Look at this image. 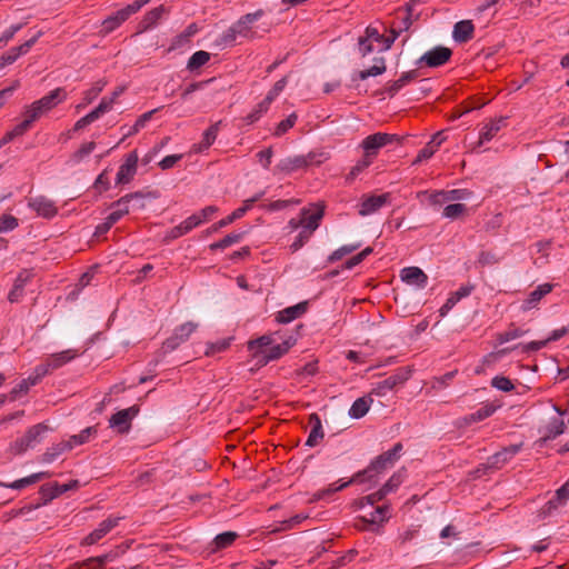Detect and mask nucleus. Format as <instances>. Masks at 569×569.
Returning a JSON list of instances; mask_svg holds the SVG:
<instances>
[{
  "instance_id": "nucleus-61",
  "label": "nucleus",
  "mask_w": 569,
  "mask_h": 569,
  "mask_svg": "<svg viewBox=\"0 0 569 569\" xmlns=\"http://www.w3.org/2000/svg\"><path fill=\"white\" fill-rule=\"evenodd\" d=\"M312 233L309 230L302 229L291 243L290 249L295 252L302 248L310 239Z\"/></svg>"
},
{
  "instance_id": "nucleus-64",
  "label": "nucleus",
  "mask_w": 569,
  "mask_h": 569,
  "mask_svg": "<svg viewBox=\"0 0 569 569\" xmlns=\"http://www.w3.org/2000/svg\"><path fill=\"white\" fill-rule=\"evenodd\" d=\"M219 211V208L217 206H208L203 209L199 210L194 214L198 216L199 220H201V224L209 221L213 214H216Z\"/></svg>"
},
{
  "instance_id": "nucleus-51",
  "label": "nucleus",
  "mask_w": 569,
  "mask_h": 569,
  "mask_svg": "<svg viewBox=\"0 0 569 569\" xmlns=\"http://www.w3.org/2000/svg\"><path fill=\"white\" fill-rule=\"evenodd\" d=\"M491 386L500 391L510 392L515 389L512 381L505 376H496L491 379Z\"/></svg>"
},
{
  "instance_id": "nucleus-56",
  "label": "nucleus",
  "mask_w": 569,
  "mask_h": 569,
  "mask_svg": "<svg viewBox=\"0 0 569 569\" xmlns=\"http://www.w3.org/2000/svg\"><path fill=\"white\" fill-rule=\"evenodd\" d=\"M19 226V220L11 214L0 217V233L14 230Z\"/></svg>"
},
{
  "instance_id": "nucleus-26",
  "label": "nucleus",
  "mask_w": 569,
  "mask_h": 569,
  "mask_svg": "<svg viewBox=\"0 0 569 569\" xmlns=\"http://www.w3.org/2000/svg\"><path fill=\"white\" fill-rule=\"evenodd\" d=\"M475 26L471 20H461L453 27L452 37L459 43L468 42L473 38Z\"/></svg>"
},
{
  "instance_id": "nucleus-10",
  "label": "nucleus",
  "mask_w": 569,
  "mask_h": 569,
  "mask_svg": "<svg viewBox=\"0 0 569 569\" xmlns=\"http://www.w3.org/2000/svg\"><path fill=\"white\" fill-rule=\"evenodd\" d=\"M390 193L363 196L359 203L358 213L362 217L370 216L379 211L385 204L389 203Z\"/></svg>"
},
{
  "instance_id": "nucleus-63",
  "label": "nucleus",
  "mask_w": 569,
  "mask_h": 569,
  "mask_svg": "<svg viewBox=\"0 0 569 569\" xmlns=\"http://www.w3.org/2000/svg\"><path fill=\"white\" fill-rule=\"evenodd\" d=\"M23 23H17L7 29L0 37V47L7 44L14 37V34L23 28Z\"/></svg>"
},
{
  "instance_id": "nucleus-25",
  "label": "nucleus",
  "mask_w": 569,
  "mask_h": 569,
  "mask_svg": "<svg viewBox=\"0 0 569 569\" xmlns=\"http://www.w3.org/2000/svg\"><path fill=\"white\" fill-rule=\"evenodd\" d=\"M308 309V302H299L295 306L288 307L277 313L276 320L279 323H289L295 319L301 317Z\"/></svg>"
},
{
  "instance_id": "nucleus-8",
  "label": "nucleus",
  "mask_w": 569,
  "mask_h": 569,
  "mask_svg": "<svg viewBox=\"0 0 569 569\" xmlns=\"http://www.w3.org/2000/svg\"><path fill=\"white\" fill-rule=\"evenodd\" d=\"M452 56V50L448 47L437 46L431 50L423 53L419 60L418 64H425L429 68H438L446 64Z\"/></svg>"
},
{
  "instance_id": "nucleus-9",
  "label": "nucleus",
  "mask_w": 569,
  "mask_h": 569,
  "mask_svg": "<svg viewBox=\"0 0 569 569\" xmlns=\"http://www.w3.org/2000/svg\"><path fill=\"white\" fill-rule=\"evenodd\" d=\"M122 517H108L103 521L99 523V526L91 531L87 537L83 538L81 545L82 546H91L99 542L103 537H106L113 528H116Z\"/></svg>"
},
{
  "instance_id": "nucleus-2",
  "label": "nucleus",
  "mask_w": 569,
  "mask_h": 569,
  "mask_svg": "<svg viewBox=\"0 0 569 569\" xmlns=\"http://www.w3.org/2000/svg\"><path fill=\"white\" fill-rule=\"evenodd\" d=\"M66 98L67 93L64 92V90L62 88H57L52 90L49 94L32 102L24 111L23 121H28V129H30L32 123L37 121L42 114L52 110L60 102L64 101Z\"/></svg>"
},
{
  "instance_id": "nucleus-33",
  "label": "nucleus",
  "mask_w": 569,
  "mask_h": 569,
  "mask_svg": "<svg viewBox=\"0 0 569 569\" xmlns=\"http://www.w3.org/2000/svg\"><path fill=\"white\" fill-rule=\"evenodd\" d=\"M296 340L291 337L284 340L282 343H278L272 346L268 352L263 356V363H268L269 361L277 360L286 355L289 349L295 345Z\"/></svg>"
},
{
  "instance_id": "nucleus-39",
  "label": "nucleus",
  "mask_w": 569,
  "mask_h": 569,
  "mask_svg": "<svg viewBox=\"0 0 569 569\" xmlns=\"http://www.w3.org/2000/svg\"><path fill=\"white\" fill-rule=\"evenodd\" d=\"M406 473V469L401 468L388 479V481L381 487V490L386 496L395 492L401 486V483L405 481Z\"/></svg>"
},
{
  "instance_id": "nucleus-45",
  "label": "nucleus",
  "mask_w": 569,
  "mask_h": 569,
  "mask_svg": "<svg viewBox=\"0 0 569 569\" xmlns=\"http://www.w3.org/2000/svg\"><path fill=\"white\" fill-rule=\"evenodd\" d=\"M351 483H360V480H353V477L345 482H341L339 486H336V483H331L327 489L320 490L315 493V498L320 500L323 499L327 495H332L337 491H340L347 487H349Z\"/></svg>"
},
{
  "instance_id": "nucleus-24",
  "label": "nucleus",
  "mask_w": 569,
  "mask_h": 569,
  "mask_svg": "<svg viewBox=\"0 0 569 569\" xmlns=\"http://www.w3.org/2000/svg\"><path fill=\"white\" fill-rule=\"evenodd\" d=\"M263 16V10H257L252 13H247L242 16L233 27L239 36L241 37H251V24L258 21Z\"/></svg>"
},
{
  "instance_id": "nucleus-5",
  "label": "nucleus",
  "mask_w": 569,
  "mask_h": 569,
  "mask_svg": "<svg viewBox=\"0 0 569 569\" xmlns=\"http://www.w3.org/2000/svg\"><path fill=\"white\" fill-rule=\"evenodd\" d=\"M399 141L400 139L397 134L377 132L365 138L361 142V147L365 151V156L373 160L382 147Z\"/></svg>"
},
{
  "instance_id": "nucleus-18",
  "label": "nucleus",
  "mask_w": 569,
  "mask_h": 569,
  "mask_svg": "<svg viewBox=\"0 0 569 569\" xmlns=\"http://www.w3.org/2000/svg\"><path fill=\"white\" fill-rule=\"evenodd\" d=\"M400 278L407 284L416 286L419 289L426 288L428 283V276L419 267L403 268L400 271Z\"/></svg>"
},
{
  "instance_id": "nucleus-48",
  "label": "nucleus",
  "mask_w": 569,
  "mask_h": 569,
  "mask_svg": "<svg viewBox=\"0 0 569 569\" xmlns=\"http://www.w3.org/2000/svg\"><path fill=\"white\" fill-rule=\"evenodd\" d=\"M166 13V9L163 6H159L152 10H150L143 18L144 28H150L154 26Z\"/></svg>"
},
{
  "instance_id": "nucleus-42",
  "label": "nucleus",
  "mask_w": 569,
  "mask_h": 569,
  "mask_svg": "<svg viewBox=\"0 0 569 569\" xmlns=\"http://www.w3.org/2000/svg\"><path fill=\"white\" fill-rule=\"evenodd\" d=\"M28 130V121H21L19 124H17L12 130L8 131L0 139V148L12 141L14 138L24 134Z\"/></svg>"
},
{
  "instance_id": "nucleus-52",
  "label": "nucleus",
  "mask_w": 569,
  "mask_h": 569,
  "mask_svg": "<svg viewBox=\"0 0 569 569\" xmlns=\"http://www.w3.org/2000/svg\"><path fill=\"white\" fill-rule=\"evenodd\" d=\"M467 211V207L463 203L448 204L443 209V217L448 219H457Z\"/></svg>"
},
{
  "instance_id": "nucleus-49",
  "label": "nucleus",
  "mask_w": 569,
  "mask_h": 569,
  "mask_svg": "<svg viewBox=\"0 0 569 569\" xmlns=\"http://www.w3.org/2000/svg\"><path fill=\"white\" fill-rule=\"evenodd\" d=\"M360 247V243L356 244H345L337 250H335L329 257L328 262H336L340 259H342L345 256L352 253Z\"/></svg>"
},
{
  "instance_id": "nucleus-41",
  "label": "nucleus",
  "mask_w": 569,
  "mask_h": 569,
  "mask_svg": "<svg viewBox=\"0 0 569 569\" xmlns=\"http://www.w3.org/2000/svg\"><path fill=\"white\" fill-rule=\"evenodd\" d=\"M210 60V54L207 51L199 50L194 52L188 60L187 68L190 71L197 70L204 66Z\"/></svg>"
},
{
  "instance_id": "nucleus-31",
  "label": "nucleus",
  "mask_w": 569,
  "mask_h": 569,
  "mask_svg": "<svg viewBox=\"0 0 569 569\" xmlns=\"http://www.w3.org/2000/svg\"><path fill=\"white\" fill-rule=\"evenodd\" d=\"M221 121L211 124L202 134V140L193 146L194 152H203L216 141Z\"/></svg>"
},
{
  "instance_id": "nucleus-13",
  "label": "nucleus",
  "mask_w": 569,
  "mask_h": 569,
  "mask_svg": "<svg viewBox=\"0 0 569 569\" xmlns=\"http://www.w3.org/2000/svg\"><path fill=\"white\" fill-rule=\"evenodd\" d=\"M138 168V153L137 151H132L127 154L124 162L119 167L116 177L117 184H127L129 183L134 174L137 173Z\"/></svg>"
},
{
  "instance_id": "nucleus-46",
  "label": "nucleus",
  "mask_w": 569,
  "mask_h": 569,
  "mask_svg": "<svg viewBox=\"0 0 569 569\" xmlns=\"http://www.w3.org/2000/svg\"><path fill=\"white\" fill-rule=\"evenodd\" d=\"M241 217H243V209H236L234 211H232L229 216H227L226 218L219 220L218 222L213 223L211 226V228L209 229L210 232H216L218 231L219 229L221 228H224L227 227L228 224L232 223L233 221H236L237 219H240Z\"/></svg>"
},
{
  "instance_id": "nucleus-21",
  "label": "nucleus",
  "mask_w": 569,
  "mask_h": 569,
  "mask_svg": "<svg viewBox=\"0 0 569 569\" xmlns=\"http://www.w3.org/2000/svg\"><path fill=\"white\" fill-rule=\"evenodd\" d=\"M131 14H133V13L131 12V10L129 9L128 6L118 10L116 13L107 17L102 21L101 32H103L106 34L112 32L121 23H123Z\"/></svg>"
},
{
  "instance_id": "nucleus-35",
  "label": "nucleus",
  "mask_w": 569,
  "mask_h": 569,
  "mask_svg": "<svg viewBox=\"0 0 569 569\" xmlns=\"http://www.w3.org/2000/svg\"><path fill=\"white\" fill-rule=\"evenodd\" d=\"M371 402L370 397L358 398L349 409V416L355 419L362 418L369 411Z\"/></svg>"
},
{
  "instance_id": "nucleus-47",
  "label": "nucleus",
  "mask_w": 569,
  "mask_h": 569,
  "mask_svg": "<svg viewBox=\"0 0 569 569\" xmlns=\"http://www.w3.org/2000/svg\"><path fill=\"white\" fill-rule=\"evenodd\" d=\"M238 535L233 531H226L220 535H218L213 542L216 545V549H224L229 546H231L234 540L237 539Z\"/></svg>"
},
{
  "instance_id": "nucleus-32",
  "label": "nucleus",
  "mask_w": 569,
  "mask_h": 569,
  "mask_svg": "<svg viewBox=\"0 0 569 569\" xmlns=\"http://www.w3.org/2000/svg\"><path fill=\"white\" fill-rule=\"evenodd\" d=\"M78 356L77 350L68 349L63 350L61 352H57L51 355L48 360V366H50L53 370H57L64 366L66 363L70 362L72 359H74Z\"/></svg>"
},
{
  "instance_id": "nucleus-16",
  "label": "nucleus",
  "mask_w": 569,
  "mask_h": 569,
  "mask_svg": "<svg viewBox=\"0 0 569 569\" xmlns=\"http://www.w3.org/2000/svg\"><path fill=\"white\" fill-rule=\"evenodd\" d=\"M569 499V480L560 487L555 496L547 501L543 507L540 509V515L543 517L551 516L560 506L566 505Z\"/></svg>"
},
{
  "instance_id": "nucleus-1",
  "label": "nucleus",
  "mask_w": 569,
  "mask_h": 569,
  "mask_svg": "<svg viewBox=\"0 0 569 569\" xmlns=\"http://www.w3.org/2000/svg\"><path fill=\"white\" fill-rule=\"evenodd\" d=\"M402 450V443L397 442L390 450L377 456L366 469L356 472L353 480H360V483L377 481L380 473L395 466L401 457Z\"/></svg>"
},
{
  "instance_id": "nucleus-30",
  "label": "nucleus",
  "mask_w": 569,
  "mask_h": 569,
  "mask_svg": "<svg viewBox=\"0 0 569 569\" xmlns=\"http://www.w3.org/2000/svg\"><path fill=\"white\" fill-rule=\"evenodd\" d=\"M566 425L561 418H552L550 422L547 425L545 429V435L540 438V443H546L549 440L555 439L556 437L562 435L565 432Z\"/></svg>"
},
{
  "instance_id": "nucleus-12",
  "label": "nucleus",
  "mask_w": 569,
  "mask_h": 569,
  "mask_svg": "<svg viewBox=\"0 0 569 569\" xmlns=\"http://www.w3.org/2000/svg\"><path fill=\"white\" fill-rule=\"evenodd\" d=\"M42 36V31H38L36 36L27 40L18 47L11 48L8 52L0 57V70L8 64L13 63L20 56L26 54L36 44L39 38Z\"/></svg>"
},
{
  "instance_id": "nucleus-58",
  "label": "nucleus",
  "mask_w": 569,
  "mask_h": 569,
  "mask_svg": "<svg viewBox=\"0 0 569 569\" xmlns=\"http://www.w3.org/2000/svg\"><path fill=\"white\" fill-rule=\"evenodd\" d=\"M372 163V160H370L368 157L363 156L362 159H360L350 170L347 179L352 180L358 174H360L365 169H367Z\"/></svg>"
},
{
  "instance_id": "nucleus-38",
  "label": "nucleus",
  "mask_w": 569,
  "mask_h": 569,
  "mask_svg": "<svg viewBox=\"0 0 569 569\" xmlns=\"http://www.w3.org/2000/svg\"><path fill=\"white\" fill-rule=\"evenodd\" d=\"M386 70H387L386 60H385V58L379 57V58H375V64L371 68L365 69V70H360L357 73V77L360 80H366L369 77L380 76V74L385 73Z\"/></svg>"
},
{
  "instance_id": "nucleus-59",
  "label": "nucleus",
  "mask_w": 569,
  "mask_h": 569,
  "mask_svg": "<svg viewBox=\"0 0 569 569\" xmlns=\"http://www.w3.org/2000/svg\"><path fill=\"white\" fill-rule=\"evenodd\" d=\"M371 252H372L371 247L365 248L361 252L357 253L356 256H353L349 260H347L345 268L352 269L353 267L361 263Z\"/></svg>"
},
{
  "instance_id": "nucleus-6",
  "label": "nucleus",
  "mask_w": 569,
  "mask_h": 569,
  "mask_svg": "<svg viewBox=\"0 0 569 569\" xmlns=\"http://www.w3.org/2000/svg\"><path fill=\"white\" fill-rule=\"evenodd\" d=\"M411 369L399 368L393 375L389 376L382 381H379L371 390V395L383 397L387 392L391 391L399 385L405 383L411 377Z\"/></svg>"
},
{
  "instance_id": "nucleus-37",
  "label": "nucleus",
  "mask_w": 569,
  "mask_h": 569,
  "mask_svg": "<svg viewBox=\"0 0 569 569\" xmlns=\"http://www.w3.org/2000/svg\"><path fill=\"white\" fill-rule=\"evenodd\" d=\"M499 406H496L493 403H486L481 408H479L476 412H472L471 415L465 417L466 423L470 425L472 422H478L487 419L488 417L492 416L495 411L498 409Z\"/></svg>"
},
{
  "instance_id": "nucleus-50",
  "label": "nucleus",
  "mask_w": 569,
  "mask_h": 569,
  "mask_svg": "<svg viewBox=\"0 0 569 569\" xmlns=\"http://www.w3.org/2000/svg\"><path fill=\"white\" fill-rule=\"evenodd\" d=\"M96 148L93 141L83 143L76 152L71 156V161L74 163L81 162L87 156H89Z\"/></svg>"
},
{
  "instance_id": "nucleus-43",
  "label": "nucleus",
  "mask_w": 569,
  "mask_h": 569,
  "mask_svg": "<svg viewBox=\"0 0 569 569\" xmlns=\"http://www.w3.org/2000/svg\"><path fill=\"white\" fill-rule=\"evenodd\" d=\"M288 82V77H283L278 80L274 86L269 90L266 98L262 100V108H266L267 104H271V102L280 94V92L284 89Z\"/></svg>"
},
{
  "instance_id": "nucleus-57",
  "label": "nucleus",
  "mask_w": 569,
  "mask_h": 569,
  "mask_svg": "<svg viewBox=\"0 0 569 569\" xmlns=\"http://www.w3.org/2000/svg\"><path fill=\"white\" fill-rule=\"evenodd\" d=\"M274 339L272 335H263L254 340H250L248 342V349L250 351H253L254 349H260L263 347L271 346L273 343Z\"/></svg>"
},
{
  "instance_id": "nucleus-62",
  "label": "nucleus",
  "mask_w": 569,
  "mask_h": 569,
  "mask_svg": "<svg viewBox=\"0 0 569 569\" xmlns=\"http://www.w3.org/2000/svg\"><path fill=\"white\" fill-rule=\"evenodd\" d=\"M358 50L361 57H366L373 52V42L363 36L358 39Z\"/></svg>"
},
{
  "instance_id": "nucleus-19",
  "label": "nucleus",
  "mask_w": 569,
  "mask_h": 569,
  "mask_svg": "<svg viewBox=\"0 0 569 569\" xmlns=\"http://www.w3.org/2000/svg\"><path fill=\"white\" fill-rule=\"evenodd\" d=\"M141 197V192H131L112 202L111 208L114 210L109 214L110 220L117 223L123 216L129 213V202Z\"/></svg>"
},
{
  "instance_id": "nucleus-28",
  "label": "nucleus",
  "mask_w": 569,
  "mask_h": 569,
  "mask_svg": "<svg viewBox=\"0 0 569 569\" xmlns=\"http://www.w3.org/2000/svg\"><path fill=\"white\" fill-rule=\"evenodd\" d=\"M309 423L311 425V430L306 441V446L316 447L325 437L321 419L317 413H311L309 417Z\"/></svg>"
},
{
  "instance_id": "nucleus-7",
  "label": "nucleus",
  "mask_w": 569,
  "mask_h": 569,
  "mask_svg": "<svg viewBox=\"0 0 569 569\" xmlns=\"http://www.w3.org/2000/svg\"><path fill=\"white\" fill-rule=\"evenodd\" d=\"M198 323L193 321L184 322L180 326H178L173 333L167 338L163 343L162 348L166 352L173 351L177 349L181 343L187 341L189 337L197 330Z\"/></svg>"
},
{
  "instance_id": "nucleus-36",
  "label": "nucleus",
  "mask_w": 569,
  "mask_h": 569,
  "mask_svg": "<svg viewBox=\"0 0 569 569\" xmlns=\"http://www.w3.org/2000/svg\"><path fill=\"white\" fill-rule=\"evenodd\" d=\"M67 450H71V446L67 441H61L59 443L52 445L41 456V461L50 463Z\"/></svg>"
},
{
  "instance_id": "nucleus-20",
  "label": "nucleus",
  "mask_w": 569,
  "mask_h": 569,
  "mask_svg": "<svg viewBox=\"0 0 569 569\" xmlns=\"http://www.w3.org/2000/svg\"><path fill=\"white\" fill-rule=\"evenodd\" d=\"M522 443L510 445L489 457L488 462L492 468H501L521 450Z\"/></svg>"
},
{
  "instance_id": "nucleus-44",
  "label": "nucleus",
  "mask_w": 569,
  "mask_h": 569,
  "mask_svg": "<svg viewBox=\"0 0 569 569\" xmlns=\"http://www.w3.org/2000/svg\"><path fill=\"white\" fill-rule=\"evenodd\" d=\"M97 433V429L94 427H88L83 429L80 433L73 435L70 437L67 442L71 446V449L76 446L83 445L89 441V438Z\"/></svg>"
},
{
  "instance_id": "nucleus-17",
  "label": "nucleus",
  "mask_w": 569,
  "mask_h": 569,
  "mask_svg": "<svg viewBox=\"0 0 569 569\" xmlns=\"http://www.w3.org/2000/svg\"><path fill=\"white\" fill-rule=\"evenodd\" d=\"M78 480H71L69 483L59 485L58 482L47 483L41 486L40 495L43 499V503H48L60 495L78 488Z\"/></svg>"
},
{
  "instance_id": "nucleus-53",
  "label": "nucleus",
  "mask_w": 569,
  "mask_h": 569,
  "mask_svg": "<svg viewBox=\"0 0 569 569\" xmlns=\"http://www.w3.org/2000/svg\"><path fill=\"white\" fill-rule=\"evenodd\" d=\"M107 81L101 79L93 83V86L84 92V102L91 103L93 99H96L99 93L103 90L106 87Z\"/></svg>"
},
{
  "instance_id": "nucleus-40",
  "label": "nucleus",
  "mask_w": 569,
  "mask_h": 569,
  "mask_svg": "<svg viewBox=\"0 0 569 569\" xmlns=\"http://www.w3.org/2000/svg\"><path fill=\"white\" fill-rule=\"evenodd\" d=\"M242 237H243V233H241V232H231V233L227 234L224 238H222L221 240L211 243L209 248L212 251L219 250V249L222 250V249H226L234 243L240 242Z\"/></svg>"
},
{
  "instance_id": "nucleus-3",
  "label": "nucleus",
  "mask_w": 569,
  "mask_h": 569,
  "mask_svg": "<svg viewBox=\"0 0 569 569\" xmlns=\"http://www.w3.org/2000/svg\"><path fill=\"white\" fill-rule=\"evenodd\" d=\"M328 159L325 152L310 151L307 154H297L281 159L276 168L274 172L290 174L300 169H306L310 166H320Z\"/></svg>"
},
{
  "instance_id": "nucleus-29",
  "label": "nucleus",
  "mask_w": 569,
  "mask_h": 569,
  "mask_svg": "<svg viewBox=\"0 0 569 569\" xmlns=\"http://www.w3.org/2000/svg\"><path fill=\"white\" fill-rule=\"evenodd\" d=\"M445 140H446V137H443V132L442 131L437 132L432 137V139L427 143V146L423 147L419 151V153L415 160V163H418V162H421L423 160L431 158Z\"/></svg>"
},
{
  "instance_id": "nucleus-27",
  "label": "nucleus",
  "mask_w": 569,
  "mask_h": 569,
  "mask_svg": "<svg viewBox=\"0 0 569 569\" xmlns=\"http://www.w3.org/2000/svg\"><path fill=\"white\" fill-rule=\"evenodd\" d=\"M507 118H499L490 120L488 123H486L479 136V142L478 144H482L483 142L490 141L493 139L497 133L501 130L502 127L506 126Z\"/></svg>"
},
{
  "instance_id": "nucleus-60",
  "label": "nucleus",
  "mask_w": 569,
  "mask_h": 569,
  "mask_svg": "<svg viewBox=\"0 0 569 569\" xmlns=\"http://www.w3.org/2000/svg\"><path fill=\"white\" fill-rule=\"evenodd\" d=\"M447 200L449 201H459L469 199L472 196V192L468 189H452L446 192Z\"/></svg>"
},
{
  "instance_id": "nucleus-54",
  "label": "nucleus",
  "mask_w": 569,
  "mask_h": 569,
  "mask_svg": "<svg viewBox=\"0 0 569 569\" xmlns=\"http://www.w3.org/2000/svg\"><path fill=\"white\" fill-rule=\"evenodd\" d=\"M297 121L296 113L289 114L286 119L280 121L274 130V136L280 137L291 129Z\"/></svg>"
},
{
  "instance_id": "nucleus-22",
  "label": "nucleus",
  "mask_w": 569,
  "mask_h": 569,
  "mask_svg": "<svg viewBox=\"0 0 569 569\" xmlns=\"http://www.w3.org/2000/svg\"><path fill=\"white\" fill-rule=\"evenodd\" d=\"M552 284L550 283H542L539 284L533 291H531L528 297L523 300L521 305L522 311H529L533 308H536L541 299L551 292Z\"/></svg>"
},
{
  "instance_id": "nucleus-4",
  "label": "nucleus",
  "mask_w": 569,
  "mask_h": 569,
  "mask_svg": "<svg viewBox=\"0 0 569 569\" xmlns=\"http://www.w3.org/2000/svg\"><path fill=\"white\" fill-rule=\"evenodd\" d=\"M47 430H48V427L44 423H38V425L30 427L22 437L16 439L10 445L11 453H13V455L23 453L30 447H32L34 442H39L41 440V437L44 435V432Z\"/></svg>"
},
{
  "instance_id": "nucleus-34",
  "label": "nucleus",
  "mask_w": 569,
  "mask_h": 569,
  "mask_svg": "<svg viewBox=\"0 0 569 569\" xmlns=\"http://www.w3.org/2000/svg\"><path fill=\"white\" fill-rule=\"evenodd\" d=\"M48 477H50V473L42 471V472H37V473L30 475L28 477H24L22 479L16 480L12 483H0V485L3 487H7V488L20 490V489L31 486V485L42 480L43 478H48Z\"/></svg>"
},
{
  "instance_id": "nucleus-14",
  "label": "nucleus",
  "mask_w": 569,
  "mask_h": 569,
  "mask_svg": "<svg viewBox=\"0 0 569 569\" xmlns=\"http://www.w3.org/2000/svg\"><path fill=\"white\" fill-rule=\"evenodd\" d=\"M138 412L139 409L136 406L116 412L109 419L110 427L117 428L120 433L128 432L131 428V421Z\"/></svg>"
},
{
  "instance_id": "nucleus-23",
  "label": "nucleus",
  "mask_w": 569,
  "mask_h": 569,
  "mask_svg": "<svg viewBox=\"0 0 569 569\" xmlns=\"http://www.w3.org/2000/svg\"><path fill=\"white\" fill-rule=\"evenodd\" d=\"M419 77L418 70H410L407 72H403L399 79L389 81L386 84L385 91L390 96H396L402 88L411 83L413 80H416Z\"/></svg>"
},
{
  "instance_id": "nucleus-15",
  "label": "nucleus",
  "mask_w": 569,
  "mask_h": 569,
  "mask_svg": "<svg viewBox=\"0 0 569 569\" xmlns=\"http://www.w3.org/2000/svg\"><path fill=\"white\" fill-rule=\"evenodd\" d=\"M29 208L34 210L38 216L51 219L58 213V208L54 201L48 199L44 196H38L34 198H30L28 201Z\"/></svg>"
},
{
  "instance_id": "nucleus-55",
  "label": "nucleus",
  "mask_w": 569,
  "mask_h": 569,
  "mask_svg": "<svg viewBox=\"0 0 569 569\" xmlns=\"http://www.w3.org/2000/svg\"><path fill=\"white\" fill-rule=\"evenodd\" d=\"M389 515V505H382L376 508V510L371 513V518L369 520L370 523H378L388 520Z\"/></svg>"
},
{
  "instance_id": "nucleus-11",
  "label": "nucleus",
  "mask_w": 569,
  "mask_h": 569,
  "mask_svg": "<svg viewBox=\"0 0 569 569\" xmlns=\"http://www.w3.org/2000/svg\"><path fill=\"white\" fill-rule=\"evenodd\" d=\"M325 214V206L322 204H312V209L303 208L301 210V219L300 223L302 229L309 230L313 233Z\"/></svg>"
}]
</instances>
